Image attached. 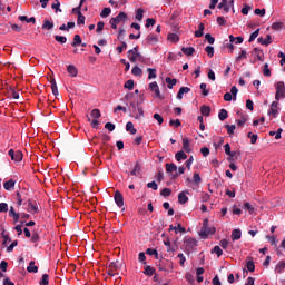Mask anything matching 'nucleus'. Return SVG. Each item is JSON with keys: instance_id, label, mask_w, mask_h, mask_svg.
Listing matches in <instances>:
<instances>
[{"instance_id": "obj_11", "label": "nucleus", "mask_w": 285, "mask_h": 285, "mask_svg": "<svg viewBox=\"0 0 285 285\" xmlns=\"http://www.w3.org/2000/svg\"><path fill=\"white\" fill-rule=\"evenodd\" d=\"M78 19H77V24L78 26H83L86 23V16L81 13V7H78Z\"/></svg>"}, {"instance_id": "obj_32", "label": "nucleus", "mask_w": 285, "mask_h": 285, "mask_svg": "<svg viewBox=\"0 0 285 285\" xmlns=\"http://www.w3.org/2000/svg\"><path fill=\"white\" fill-rule=\"evenodd\" d=\"M51 90H52V95H55V97H57V95H59V89L57 88V81L55 80V78L51 79Z\"/></svg>"}, {"instance_id": "obj_8", "label": "nucleus", "mask_w": 285, "mask_h": 285, "mask_svg": "<svg viewBox=\"0 0 285 285\" xmlns=\"http://www.w3.org/2000/svg\"><path fill=\"white\" fill-rule=\"evenodd\" d=\"M252 55L256 57L258 61H264V51L262 49L254 48Z\"/></svg>"}, {"instance_id": "obj_2", "label": "nucleus", "mask_w": 285, "mask_h": 285, "mask_svg": "<svg viewBox=\"0 0 285 285\" xmlns=\"http://www.w3.org/2000/svg\"><path fill=\"white\" fill-rule=\"evenodd\" d=\"M199 235L203 239H206L208 235H215V228L208 227V219L203 222V227L199 232Z\"/></svg>"}, {"instance_id": "obj_10", "label": "nucleus", "mask_w": 285, "mask_h": 285, "mask_svg": "<svg viewBox=\"0 0 285 285\" xmlns=\"http://www.w3.org/2000/svg\"><path fill=\"white\" fill-rule=\"evenodd\" d=\"M258 43H261L262 46H271V43H273V38L271 37V35L266 36V39L264 38H258Z\"/></svg>"}, {"instance_id": "obj_55", "label": "nucleus", "mask_w": 285, "mask_h": 285, "mask_svg": "<svg viewBox=\"0 0 285 285\" xmlns=\"http://www.w3.org/2000/svg\"><path fill=\"white\" fill-rule=\"evenodd\" d=\"M146 254H147V255H155V258H156V259H158V257H159V253L157 252V249L148 248V249L146 250Z\"/></svg>"}, {"instance_id": "obj_46", "label": "nucleus", "mask_w": 285, "mask_h": 285, "mask_svg": "<svg viewBox=\"0 0 285 285\" xmlns=\"http://www.w3.org/2000/svg\"><path fill=\"white\" fill-rule=\"evenodd\" d=\"M193 183L199 186L202 184V176H199L197 173H194Z\"/></svg>"}, {"instance_id": "obj_33", "label": "nucleus", "mask_w": 285, "mask_h": 285, "mask_svg": "<svg viewBox=\"0 0 285 285\" xmlns=\"http://www.w3.org/2000/svg\"><path fill=\"white\" fill-rule=\"evenodd\" d=\"M73 48H77V46H81V36L75 35L73 36V42L71 43Z\"/></svg>"}, {"instance_id": "obj_29", "label": "nucleus", "mask_w": 285, "mask_h": 285, "mask_svg": "<svg viewBox=\"0 0 285 285\" xmlns=\"http://www.w3.org/2000/svg\"><path fill=\"white\" fill-rule=\"evenodd\" d=\"M146 41L147 43H157L159 39L157 38V36H155V33H150L149 36H147Z\"/></svg>"}, {"instance_id": "obj_23", "label": "nucleus", "mask_w": 285, "mask_h": 285, "mask_svg": "<svg viewBox=\"0 0 285 285\" xmlns=\"http://www.w3.org/2000/svg\"><path fill=\"white\" fill-rule=\"evenodd\" d=\"M127 132H130V135H137V130L135 129V125L132 122H127L126 125Z\"/></svg>"}, {"instance_id": "obj_7", "label": "nucleus", "mask_w": 285, "mask_h": 285, "mask_svg": "<svg viewBox=\"0 0 285 285\" xmlns=\"http://www.w3.org/2000/svg\"><path fill=\"white\" fill-rule=\"evenodd\" d=\"M130 175H132V177H139V175H141V164H139V161L135 164V167L130 171Z\"/></svg>"}, {"instance_id": "obj_3", "label": "nucleus", "mask_w": 285, "mask_h": 285, "mask_svg": "<svg viewBox=\"0 0 285 285\" xmlns=\"http://www.w3.org/2000/svg\"><path fill=\"white\" fill-rule=\"evenodd\" d=\"M276 95L275 100L279 101V99H285V85L284 81H278L276 85Z\"/></svg>"}, {"instance_id": "obj_57", "label": "nucleus", "mask_w": 285, "mask_h": 285, "mask_svg": "<svg viewBox=\"0 0 285 285\" xmlns=\"http://www.w3.org/2000/svg\"><path fill=\"white\" fill-rule=\"evenodd\" d=\"M264 77H271V69L268 68V63H265L263 67Z\"/></svg>"}, {"instance_id": "obj_13", "label": "nucleus", "mask_w": 285, "mask_h": 285, "mask_svg": "<svg viewBox=\"0 0 285 285\" xmlns=\"http://www.w3.org/2000/svg\"><path fill=\"white\" fill-rule=\"evenodd\" d=\"M186 195H188V191H181L178 194V202L180 204H188V196Z\"/></svg>"}, {"instance_id": "obj_36", "label": "nucleus", "mask_w": 285, "mask_h": 285, "mask_svg": "<svg viewBox=\"0 0 285 285\" xmlns=\"http://www.w3.org/2000/svg\"><path fill=\"white\" fill-rule=\"evenodd\" d=\"M167 39H168V41H171L173 43H177V41H179V36L177 33H169Z\"/></svg>"}, {"instance_id": "obj_59", "label": "nucleus", "mask_w": 285, "mask_h": 285, "mask_svg": "<svg viewBox=\"0 0 285 285\" xmlns=\"http://www.w3.org/2000/svg\"><path fill=\"white\" fill-rule=\"evenodd\" d=\"M91 117H92L94 119H99V117H101V111H100L99 109H94V110L91 111Z\"/></svg>"}, {"instance_id": "obj_54", "label": "nucleus", "mask_w": 285, "mask_h": 285, "mask_svg": "<svg viewBox=\"0 0 285 285\" xmlns=\"http://www.w3.org/2000/svg\"><path fill=\"white\" fill-rule=\"evenodd\" d=\"M22 159H23V154L21 151H16L12 161H21Z\"/></svg>"}, {"instance_id": "obj_52", "label": "nucleus", "mask_w": 285, "mask_h": 285, "mask_svg": "<svg viewBox=\"0 0 285 285\" xmlns=\"http://www.w3.org/2000/svg\"><path fill=\"white\" fill-rule=\"evenodd\" d=\"M29 213H39V207L37 205H33L32 202H29Z\"/></svg>"}, {"instance_id": "obj_12", "label": "nucleus", "mask_w": 285, "mask_h": 285, "mask_svg": "<svg viewBox=\"0 0 285 285\" xmlns=\"http://www.w3.org/2000/svg\"><path fill=\"white\" fill-rule=\"evenodd\" d=\"M9 217L13 218V223L17 224V222H19V218L21 217V215H19L17 212H14V207H10L9 210Z\"/></svg>"}, {"instance_id": "obj_64", "label": "nucleus", "mask_w": 285, "mask_h": 285, "mask_svg": "<svg viewBox=\"0 0 285 285\" xmlns=\"http://www.w3.org/2000/svg\"><path fill=\"white\" fill-rule=\"evenodd\" d=\"M185 244H188L189 246H197V239L187 238V239H185Z\"/></svg>"}, {"instance_id": "obj_1", "label": "nucleus", "mask_w": 285, "mask_h": 285, "mask_svg": "<svg viewBox=\"0 0 285 285\" xmlns=\"http://www.w3.org/2000/svg\"><path fill=\"white\" fill-rule=\"evenodd\" d=\"M127 57L131 63H137V61H140L142 63L144 61V56L139 53V47L130 49L127 53Z\"/></svg>"}, {"instance_id": "obj_40", "label": "nucleus", "mask_w": 285, "mask_h": 285, "mask_svg": "<svg viewBox=\"0 0 285 285\" xmlns=\"http://www.w3.org/2000/svg\"><path fill=\"white\" fill-rule=\"evenodd\" d=\"M177 170V165L175 164H166V171L167 173H176Z\"/></svg>"}, {"instance_id": "obj_26", "label": "nucleus", "mask_w": 285, "mask_h": 285, "mask_svg": "<svg viewBox=\"0 0 285 285\" xmlns=\"http://www.w3.org/2000/svg\"><path fill=\"white\" fill-rule=\"evenodd\" d=\"M200 112L204 115V117H210V107L203 105L200 107Z\"/></svg>"}, {"instance_id": "obj_17", "label": "nucleus", "mask_w": 285, "mask_h": 285, "mask_svg": "<svg viewBox=\"0 0 285 285\" xmlns=\"http://www.w3.org/2000/svg\"><path fill=\"white\" fill-rule=\"evenodd\" d=\"M190 92V88L181 87L177 94V99H184V95Z\"/></svg>"}, {"instance_id": "obj_19", "label": "nucleus", "mask_w": 285, "mask_h": 285, "mask_svg": "<svg viewBox=\"0 0 285 285\" xmlns=\"http://www.w3.org/2000/svg\"><path fill=\"white\" fill-rule=\"evenodd\" d=\"M237 239H242V230L240 229H234L232 232V240L237 242Z\"/></svg>"}, {"instance_id": "obj_50", "label": "nucleus", "mask_w": 285, "mask_h": 285, "mask_svg": "<svg viewBox=\"0 0 285 285\" xmlns=\"http://www.w3.org/2000/svg\"><path fill=\"white\" fill-rule=\"evenodd\" d=\"M144 274L150 277L155 274V268H153L151 266H147L145 267Z\"/></svg>"}, {"instance_id": "obj_60", "label": "nucleus", "mask_w": 285, "mask_h": 285, "mask_svg": "<svg viewBox=\"0 0 285 285\" xmlns=\"http://www.w3.org/2000/svg\"><path fill=\"white\" fill-rule=\"evenodd\" d=\"M55 40L58 41V43H66L68 41L65 36H55Z\"/></svg>"}, {"instance_id": "obj_38", "label": "nucleus", "mask_w": 285, "mask_h": 285, "mask_svg": "<svg viewBox=\"0 0 285 285\" xmlns=\"http://www.w3.org/2000/svg\"><path fill=\"white\" fill-rule=\"evenodd\" d=\"M147 72H149L148 79H157V69L148 68Z\"/></svg>"}, {"instance_id": "obj_5", "label": "nucleus", "mask_w": 285, "mask_h": 285, "mask_svg": "<svg viewBox=\"0 0 285 285\" xmlns=\"http://www.w3.org/2000/svg\"><path fill=\"white\" fill-rule=\"evenodd\" d=\"M114 199H115V203L117 204V207L122 208V206H124V195H121V191L116 190Z\"/></svg>"}, {"instance_id": "obj_28", "label": "nucleus", "mask_w": 285, "mask_h": 285, "mask_svg": "<svg viewBox=\"0 0 285 285\" xmlns=\"http://www.w3.org/2000/svg\"><path fill=\"white\" fill-rule=\"evenodd\" d=\"M14 180L10 179L3 184L4 190H12L14 188Z\"/></svg>"}, {"instance_id": "obj_25", "label": "nucleus", "mask_w": 285, "mask_h": 285, "mask_svg": "<svg viewBox=\"0 0 285 285\" xmlns=\"http://www.w3.org/2000/svg\"><path fill=\"white\" fill-rule=\"evenodd\" d=\"M218 119L220 121H226V119H228V111L226 109H220L218 114Z\"/></svg>"}, {"instance_id": "obj_45", "label": "nucleus", "mask_w": 285, "mask_h": 285, "mask_svg": "<svg viewBox=\"0 0 285 285\" xmlns=\"http://www.w3.org/2000/svg\"><path fill=\"white\" fill-rule=\"evenodd\" d=\"M110 12H112L110 8H105L102 9L100 17H102V19H106V17H110Z\"/></svg>"}, {"instance_id": "obj_47", "label": "nucleus", "mask_w": 285, "mask_h": 285, "mask_svg": "<svg viewBox=\"0 0 285 285\" xmlns=\"http://www.w3.org/2000/svg\"><path fill=\"white\" fill-rule=\"evenodd\" d=\"M205 51L207 52L208 57H215V48L213 46H207Z\"/></svg>"}, {"instance_id": "obj_53", "label": "nucleus", "mask_w": 285, "mask_h": 285, "mask_svg": "<svg viewBox=\"0 0 285 285\" xmlns=\"http://www.w3.org/2000/svg\"><path fill=\"white\" fill-rule=\"evenodd\" d=\"M248 139H250V144H257V135L253 132L247 134Z\"/></svg>"}, {"instance_id": "obj_15", "label": "nucleus", "mask_w": 285, "mask_h": 285, "mask_svg": "<svg viewBox=\"0 0 285 285\" xmlns=\"http://www.w3.org/2000/svg\"><path fill=\"white\" fill-rule=\"evenodd\" d=\"M181 52L184 55H186V57H193V55H195V48H193V47H187V48L183 47Z\"/></svg>"}, {"instance_id": "obj_41", "label": "nucleus", "mask_w": 285, "mask_h": 285, "mask_svg": "<svg viewBox=\"0 0 285 285\" xmlns=\"http://www.w3.org/2000/svg\"><path fill=\"white\" fill-rule=\"evenodd\" d=\"M144 9H137L136 11V21H141L144 19Z\"/></svg>"}, {"instance_id": "obj_21", "label": "nucleus", "mask_w": 285, "mask_h": 285, "mask_svg": "<svg viewBox=\"0 0 285 285\" xmlns=\"http://www.w3.org/2000/svg\"><path fill=\"white\" fill-rule=\"evenodd\" d=\"M166 83H167V88H169V90H173L174 86H177V79H171L170 77H167L165 79Z\"/></svg>"}, {"instance_id": "obj_44", "label": "nucleus", "mask_w": 285, "mask_h": 285, "mask_svg": "<svg viewBox=\"0 0 285 285\" xmlns=\"http://www.w3.org/2000/svg\"><path fill=\"white\" fill-rule=\"evenodd\" d=\"M246 266L249 273H255V262H253V259L248 261Z\"/></svg>"}, {"instance_id": "obj_42", "label": "nucleus", "mask_w": 285, "mask_h": 285, "mask_svg": "<svg viewBox=\"0 0 285 285\" xmlns=\"http://www.w3.org/2000/svg\"><path fill=\"white\" fill-rule=\"evenodd\" d=\"M8 95L9 97H11L12 99H19V92H17L14 89L10 88L8 90Z\"/></svg>"}, {"instance_id": "obj_43", "label": "nucleus", "mask_w": 285, "mask_h": 285, "mask_svg": "<svg viewBox=\"0 0 285 285\" xmlns=\"http://www.w3.org/2000/svg\"><path fill=\"white\" fill-rule=\"evenodd\" d=\"M212 253H215L217 257H220L222 255H224V250H222V247L217 245L212 249Z\"/></svg>"}, {"instance_id": "obj_58", "label": "nucleus", "mask_w": 285, "mask_h": 285, "mask_svg": "<svg viewBox=\"0 0 285 285\" xmlns=\"http://www.w3.org/2000/svg\"><path fill=\"white\" fill-rule=\"evenodd\" d=\"M52 10H56V12H61V3L59 0H56V3L51 6Z\"/></svg>"}, {"instance_id": "obj_18", "label": "nucleus", "mask_w": 285, "mask_h": 285, "mask_svg": "<svg viewBox=\"0 0 285 285\" xmlns=\"http://www.w3.org/2000/svg\"><path fill=\"white\" fill-rule=\"evenodd\" d=\"M27 271L28 273H39V267L35 265V261H31L27 267Z\"/></svg>"}, {"instance_id": "obj_37", "label": "nucleus", "mask_w": 285, "mask_h": 285, "mask_svg": "<svg viewBox=\"0 0 285 285\" xmlns=\"http://www.w3.org/2000/svg\"><path fill=\"white\" fill-rule=\"evenodd\" d=\"M109 268H111L114 271H119V268H121V263H119V261L111 262L109 264Z\"/></svg>"}, {"instance_id": "obj_51", "label": "nucleus", "mask_w": 285, "mask_h": 285, "mask_svg": "<svg viewBox=\"0 0 285 285\" xmlns=\"http://www.w3.org/2000/svg\"><path fill=\"white\" fill-rule=\"evenodd\" d=\"M124 88H127V90H132L135 88V81L134 80H127L125 82Z\"/></svg>"}, {"instance_id": "obj_9", "label": "nucleus", "mask_w": 285, "mask_h": 285, "mask_svg": "<svg viewBox=\"0 0 285 285\" xmlns=\"http://www.w3.org/2000/svg\"><path fill=\"white\" fill-rule=\"evenodd\" d=\"M183 150H185V153H193V148H190V139L183 138Z\"/></svg>"}, {"instance_id": "obj_24", "label": "nucleus", "mask_w": 285, "mask_h": 285, "mask_svg": "<svg viewBox=\"0 0 285 285\" xmlns=\"http://www.w3.org/2000/svg\"><path fill=\"white\" fill-rule=\"evenodd\" d=\"M169 230H175V233H186V228L181 226V224H178L177 227L170 225Z\"/></svg>"}, {"instance_id": "obj_35", "label": "nucleus", "mask_w": 285, "mask_h": 285, "mask_svg": "<svg viewBox=\"0 0 285 285\" xmlns=\"http://www.w3.org/2000/svg\"><path fill=\"white\" fill-rule=\"evenodd\" d=\"M134 115H135V119H141V117H144V108L138 107L134 112Z\"/></svg>"}, {"instance_id": "obj_61", "label": "nucleus", "mask_w": 285, "mask_h": 285, "mask_svg": "<svg viewBox=\"0 0 285 285\" xmlns=\"http://www.w3.org/2000/svg\"><path fill=\"white\" fill-rule=\"evenodd\" d=\"M225 128L227 129L228 135H235V125H226Z\"/></svg>"}, {"instance_id": "obj_49", "label": "nucleus", "mask_w": 285, "mask_h": 285, "mask_svg": "<svg viewBox=\"0 0 285 285\" xmlns=\"http://www.w3.org/2000/svg\"><path fill=\"white\" fill-rule=\"evenodd\" d=\"M244 208H245V210H248L249 215H253V213H255V207H253V205H250V203H245Z\"/></svg>"}, {"instance_id": "obj_39", "label": "nucleus", "mask_w": 285, "mask_h": 285, "mask_svg": "<svg viewBox=\"0 0 285 285\" xmlns=\"http://www.w3.org/2000/svg\"><path fill=\"white\" fill-rule=\"evenodd\" d=\"M284 268H285V262L284 261H281L277 265H276V267H275V273H282V271H284Z\"/></svg>"}, {"instance_id": "obj_22", "label": "nucleus", "mask_w": 285, "mask_h": 285, "mask_svg": "<svg viewBox=\"0 0 285 285\" xmlns=\"http://www.w3.org/2000/svg\"><path fill=\"white\" fill-rule=\"evenodd\" d=\"M116 20L117 23H121V21H126L128 19V14L126 12H120L116 18H111Z\"/></svg>"}, {"instance_id": "obj_14", "label": "nucleus", "mask_w": 285, "mask_h": 285, "mask_svg": "<svg viewBox=\"0 0 285 285\" xmlns=\"http://www.w3.org/2000/svg\"><path fill=\"white\" fill-rule=\"evenodd\" d=\"M67 71L70 75V77H77V75H79V70H77V67H75L73 65H69L67 67Z\"/></svg>"}, {"instance_id": "obj_6", "label": "nucleus", "mask_w": 285, "mask_h": 285, "mask_svg": "<svg viewBox=\"0 0 285 285\" xmlns=\"http://www.w3.org/2000/svg\"><path fill=\"white\" fill-rule=\"evenodd\" d=\"M278 106H279V102L273 101L271 105V108L268 110V115H272L273 117H277V115H278L277 107Z\"/></svg>"}, {"instance_id": "obj_48", "label": "nucleus", "mask_w": 285, "mask_h": 285, "mask_svg": "<svg viewBox=\"0 0 285 285\" xmlns=\"http://www.w3.org/2000/svg\"><path fill=\"white\" fill-rule=\"evenodd\" d=\"M164 244L167 246V253H175V247L170 244V239L164 240Z\"/></svg>"}, {"instance_id": "obj_20", "label": "nucleus", "mask_w": 285, "mask_h": 285, "mask_svg": "<svg viewBox=\"0 0 285 285\" xmlns=\"http://www.w3.org/2000/svg\"><path fill=\"white\" fill-rule=\"evenodd\" d=\"M224 9L225 12H230V7H228V0H222V2L218 4V10Z\"/></svg>"}, {"instance_id": "obj_34", "label": "nucleus", "mask_w": 285, "mask_h": 285, "mask_svg": "<svg viewBox=\"0 0 285 285\" xmlns=\"http://www.w3.org/2000/svg\"><path fill=\"white\" fill-rule=\"evenodd\" d=\"M52 28H55V23L50 22L49 20H45L42 30H52Z\"/></svg>"}, {"instance_id": "obj_30", "label": "nucleus", "mask_w": 285, "mask_h": 285, "mask_svg": "<svg viewBox=\"0 0 285 285\" xmlns=\"http://www.w3.org/2000/svg\"><path fill=\"white\" fill-rule=\"evenodd\" d=\"M204 29H205L204 23H199L198 30L195 31V37L197 38L204 37Z\"/></svg>"}, {"instance_id": "obj_56", "label": "nucleus", "mask_w": 285, "mask_h": 285, "mask_svg": "<svg viewBox=\"0 0 285 285\" xmlns=\"http://www.w3.org/2000/svg\"><path fill=\"white\" fill-rule=\"evenodd\" d=\"M50 276L48 274H43L42 278L40 281V285H48L49 284Z\"/></svg>"}, {"instance_id": "obj_16", "label": "nucleus", "mask_w": 285, "mask_h": 285, "mask_svg": "<svg viewBox=\"0 0 285 285\" xmlns=\"http://www.w3.org/2000/svg\"><path fill=\"white\" fill-rule=\"evenodd\" d=\"M176 160L178 161H183L188 159V155H186V153H184V150L177 151L175 155Z\"/></svg>"}, {"instance_id": "obj_62", "label": "nucleus", "mask_w": 285, "mask_h": 285, "mask_svg": "<svg viewBox=\"0 0 285 285\" xmlns=\"http://www.w3.org/2000/svg\"><path fill=\"white\" fill-rule=\"evenodd\" d=\"M154 119L158 122L159 126L164 124V117H161L159 114H154Z\"/></svg>"}, {"instance_id": "obj_63", "label": "nucleus", "mask_w": 285, "mask_h": 285, "mask_svg": "<svg viewBox=\"0 0 285 285\" xmlns=\"http://www.w3.org/2000/svg\"><path fill=\"white\" fill-rule=\"evenodd\" d=\"M284 28V24L282 22H274L272 24V30H282Z\"/></svg>"}, {"instance_id": "obj_31", "label": "nucleus", "mask_w": 285, "mask_h": 285, "mask_svg": "<svg viewBox=\"0 0 285 285\" xmlns=\"http://www.w3.org/2000/svg\"><path fill=\"white\" fill-rule=\"evenodd\" d=\"M131 75H134L135 77H141V75H144V71L138 66H135L131 70Z\"/></svg>"}, {"instance_id": "obj_27", "label": "nucleus", "mask_w": 285, "mask_h": 285, "mask_svg": "<svg viewBox=\"0 0 285 285\" xmlns=\"http://www.w3.org/2000/svg\"><path fill=\"white\" fill-rule=\"evenodd\" d=\"M19 21H26L27 23H36L35 17L28 18V16H19Z\"/></svg>"}, {"instance_id": "obj_4", "label": "nucleus", "mask_w": 285, "mask_h": 285, "mask_svg": "<svg viewBox=\"0 0 285 285\" xmlns=\"http://www.w3.org/2000/svg\"><path fill=\"white\" fill-rule=\"evenodd\" d=\"M149 89L151 92H155V97H157V99H164V97H161V91L159 90V85H157V81L149 83Z\"/></svg>"}]
</instances>
